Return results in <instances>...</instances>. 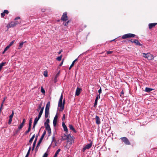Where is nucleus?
Here are the masks:
<instances>
[{
    "label": "nucleus",
    "instance_id": "nucleus-1",
    "mask_svg": "<svg viewBox=\"0 0 157 157\" xmlns=\"http://www.w3.org/2000/svg\"><path fill=\"white\" fill-rule=\"evenodd\" d=\"M63 93H62L59 99L58 104V107H60V109H59V111H62L63 110L64 108V105L65 104V99H64L62 103V100L63 98Z\"/></svg>",
    "mask_w": 157,
    "mask_h": 157
},
{
    "label": "nucleus",
    "instance_id": "nucleus-2",
    "mask_svg": "<svg viewBox=\"0 0 157 157\" xmlns=\"http://www.w3.org/2000/svg\"><path fill=\"white\" fill-rule=\"evenodd\" d=\"M142 54L143 55V57L149 60H152L153 59L154 57L153 55L149 53H148L147 54L143 53Z\"/></svg>",
    "mask_w": 157,
    "mask_h": 157
},
{
    "label": "nucleus",
    "instance_id": "nucleus-3",
    "mask_svg": "<svg viewBox=\"0 0 157 157\" xmlns=\"http://www.w3.org/2000/svg\"><path fill=\"white\" fill-rule=\"evenodd\" d=\"M135 35L132 33H128L123 35L122 36L123 39H125L127 38H130L131 37H134Z\"/></svg>",
    "mask_w": 157,
    "mask_h": 157
},
{
    "label": "nucleus",
    "instance_id": "nucleus-4",
    "mask_svg": "<svg viewBox=\"0 0 157 157\" xmlns=\"http://www.w3.org/2000/svg\"><path fill=\"white\" fill-rule=\"evenodd\" d=\"M68 20V17L67 16V13L65 12L61 18V20L63 21H66Z\"/></svg>",
    "mask_w": 157,
    "mask_h": 157
},
{
    "label": "nucleus",
    "instance_id": "nucleus-5",
    "mask_svg": "<svg viewBox=\"0 0 157 157\" xmlns=\"http://www.w3.org/2000/svg\"><path fill=\"white\" fill-rule=\"evenodd\" d=\"M46 134V131L45 130H44L43 133L42 135L40 138L39 140L38 141V143L37 145V147H38L40 145L41 143V142L42 141L43 138H44L45 135Z\"/></svg>",
    "mask_w": 157,
    "mask_h": 157
},
{
    "label": "nucleus",
    "instance_id": "nucleus-6",
    "mask_svg": "<svg viewBox=\"0 0 157 157\" xmlns=\"http://www.w3.org/2000/svg\"><path fill=\"white\" fill-rule=\"evenodd\" d=\"M122 140L126 144L130 145V143L128 140L125 137H124L121 138Z\"/></svg>",
    "mask_w": 157,
    "mask_h": 157
},
{
    "label": "nucleus",
    "instance_id": "nucleus-7",
    "mask_svg": "<svg viewBox=\"0 0 157 157\" xmlns=\"http://www.w3.org/2000/svg\"><path fill=\"white\" fill-rule=\"evenodd\" d=\"M92 144V143H90V144L86 145L82 149V151L84 152L86 149L90 148L91 147Z\"/></svg>",
    "mask_w": 157,
    "mask_h": 157
},
{
    "label": "nucleus",
    "instance_id": "nucleus-8",
    "mask_svg": "<svg viewBox=\"0 0 157 157\" xmlns=\"http://www.w3.org/2000/svg\"><path fill=\"white\" fill-rule=\"evenodd\" d=\"M15 26V25L13 23V21H12L11 22L9 23L6 26V27L8 28L7 30H8L9 28L14 27Z\"/></svg>",
    "mask_w": 157,
    "mask_h": 157
},
{
    "label": "nucleus",
    "instance_id": "nucleus-9",
    "mask_svg": "<svg viewBox=\"0 0 157 157\" xmlns=\"http://www.w3.org/2000/svg\"><path fill=\"white\" fill-rule=\"evenodd\" d=\"M100 98V94H98L96 97V99H95L94 103V107H96L97 104L98 103V99H99Z\"/></svg>",
    "mask_w": 157,
    "mask_h": 157
},
{
    "label": "nucleus",
    "instance_id": "nucleus-10",
    "mask_svg": "<svg viewBox=\"0 0 157 157\" xmlns=\"http://www.w3.org/2000/svg\"><path fill=\"white\" fill-rule=\"evenodd\" d=\"M67 142L69 143L70 144H72L74 141L73 136H72V137L67 138Z\"/></svg>",
    "mask_w": 157,
    "mask_h": 157
},
{
    "label": "nucleus",
    "instance_id": "nucleus-11",
    "mask_svg": "<svg viewBox=\"0 0 157 157\" xmlns=\"http://www.w3.org/2000/svg\"><path fill=\"white\" fill-rule=\"evenodd\" d=\"M96 123L97 124L99 125L101 123L100 118L98 116H96L95 117Z\"/></svg>",
    "mask_w": 157,
    "mask_h": 157
},
{
    "label": "nucleus",
    "instance_id": "nucleus-12",
    "mask_svg": "<svg viewBox=\"0 0 157 157\" xmlns=\"http://www.w3.org/2000/svg\"><path fill=\"white\" fill-rule=\"evenodd\" d=\"M49 121L50 120L49 119H47L46 120V121L44 123V125L45 128L50 127L49 124Z\"/></svg>",
    "mask_w": 157,
    "mask_h": 157
},
{
    "label": "nucleus",
    "instance_id": "nucleus-13",
    "mask_svg": "<svg viewBox=\"0 0 157 157\" xmlns=\"http://www.w3.org/2000/svg\"><path fill=\"white\" fill-rule=\"evenodd\" d=\"M81 89L80 88L77 87L75 92V95L78 96L80 94Z\"/></svg>",
    "mask_w": 157,
    "mask_h": 157
},
{
    "label": "nucleus",
    "instance_id": "nucleus-14",
    "mask_svg": "<svg viewBox=\"0 0 157 157\" xmlns=\"http://www.w3.org/2000/svg\"><path fill=\"white\" fill-rule=\"evenodd\" d=\"M157 24V23H155L149 24L148 25L149 29H151L152 28L155 27Z\"/></svg>",
    "mask_w": 157,
    "mask_h": 157
},
{
    "label": "nucleus",
    "instance_id": "nucleus-15",
    "mask_svg": "<svg viewBox=\"0 0 157 157\" xmlns=\"http://www.w3.org/2000/svg\"><path fill=\"white\" fill-rule=\"evenodd\" d=\"M62 126L64 130L66 132H68V130L67 127L66 125L64 122H62Z\"/></svg>",
    "mask_w": 157,
    "mask_h": 157
},
{
    "label": "nucleus",
    "instance_id": "nucleus-16",
    "mask_svg": "<svg viewBox=\"0 0 157 157\" xmlns=\"http://www.w3.org/2000/svg\"><path fill=\"white\" fill-rule=\"evenodd\" d=\"M134 43L136 45L140 46H142V45L141 44L139 41L136 39L134 40Z\"/></svg>",
    "mask_w": 157,
    "mask_h": 157
},
{
    "label": "nucleus",
    "instance_id": "nucleus-17",
    "mask_svg": "<svg viewBox=\"0 0 157 157\" xmlns=\"http://www.w3.org/2000/svg\"><path fill=\"white\" fill-rule=\"evenodd\" d=\"M45 129L48 131V133L49 134V136H50L51 134V130L50 126L45 127Z\"/></svg>",
    "mask_w": 157,
    "mask_h": 157
},
{
    "label": "nucleus",
    "instance_id": "nucleus-18",
    "mask_svg": "<svg viewBox=\"0 0 157 157\" xmlns=\"http://www.w3.org/2000/svg\"><path fill=\"white\" fill-rule=\"evenodd\" d=\"M26 42V41L25 42H22L19 43V46L18 49H20L23 47L24 43Z\"/></svg>",
    "mask_w": 157,
    "mask_h": 157
},
{
    "label": "nucleus",
    "instance_id": "nucleus-19",
    "mask_svg": "<svg viewBox=\"0 0 157 157\" xmlns=\"http://www.w3.org/2000/svg\"><path fill=\"white\" fill-rule=\"evenodd\" d=\"M154 89H153L148 88V87H146L145 89V90L144 91L145 92H150L151 91L153 90Z\"/></svg>",
    "mask_w": 157,
    "mask_h": 157
},
{
    "label": "nucleus",
    "instance_id": "nucleus-20",
    "mask_svg": "<svg viewBox=\"0 0 157 157\" xmlns=\"http://www.w3.org/2000/svg\"><path fill=\"white\" fill-rule=\"evenodd\" d=\"M69 128L70 129L72 130L74 132L76 133V131L73 127V125L71 124H70L69 125Z\"/></svg>",
    "mask_w": 157,
    "mask_h": 157
},
{
    "label": "nucleus",
    "instance_id": "nucleus-21",
    "mask_svg": "<svg viewBox=\"0 0 157 157\" xmlns=\"http://www.w3.org/2000/svg\"><path fill=\"white\" fill-rule=\"evenodd\" d=\"M49 114V110H45V117L46 118H47Z\"/></svg>",
    "mask_w": 157,
    "mask_h": 157
},
{
    "label": "nucleus",
    "instance_id": "nucleus-22",
    "mask_svg": "<svg viewBox=\"0 0 157 157\" xmlns=\"http://www.w3.org/2000/svg\"><path fill=\"white\" fill-rule=\"evenodd\" d=\"M50 105V103L49 101L48 102L45 107V110H49Z\"/></svg>",
    "mask_w": 157,
    "mask_h": 157
},
{
    "label": "nucleus",
    "instance_id": "nucleus-23",
    "mask_svg": "<svg viewBox=\"0 0 157 157\" xmlns=\"http://www.w3.org/2000/svg\"><path fill=\"white\" fill-rule=\"evenodd\" d=\"M6 63V62H3L0 63V71L2 68V67Z\"/></svg>",
    "mask_w": 157,
    "mask_h": 157
},
{
    "label": "nucleus",
    "instance_id": "nucleus-24",
    "mask_svg": "<svg viewBox=\"0 0 157 157\" xmlns=\"http://www.w3.org/2000/svg\"><path fill=\"white\" fill-rule=\"evenodd\" d=\"M78 60V58L76 59H75L72 63L71 64V65L69 67V69L70 70L71 68L74 66L75 63Z\"/></svg>",
    "mask_w": 157,
    "mask_h": 157
},
{
    "label": "nucleus",
    "instance_id": "nucleus-25",
    "mask_svg": "<svg viewBox=\"0 0 157 157\" xmlns=\"http://www.w3.org/2000/svg\"><path fill=\"white\" fill-rule=\"evenodd\" d=\"M62 137L63 140L67 139L68 138V136H67V135L65 134H64L62 136Z\"/></svg>",
    "mask_w": 157,
    "mask_h": 157
},
{
    "label": "nucleus",
    "instance_id": "nucleus-26",
    "mask_svg": "<svg viewBox=\"0 0 157 157\" xmlns=\"http://www.w3.org/2000/svg\"><path fill=\"white\" fill-rule=\"evenodd\" d=\"M32 123V118L30 119L29 124V128H31Z\"/></svg>",
    "mask_w": 157,
    "mask_h": 157
},
{
    "label": "nucleus",
    "instance_id": "nucleus-27",
    "mask_svg": "<svg viewBox=\"0 0 157 157\" xmlns=\"http://www.w3.org/2000/svg\"><path fill=\"white\" fill-rule=\"evenodd\" d=\"M71 21V20H68L67 21V22H65V23H63V24L64 25L66 26L67 25H68V23L69 22H70Z\"/></svg>",
    "mask_w": 157,
    "mask_h": 157
},
{
    "label": "nucleus",
    "instance_id": "nucleus-28",
    "mask_svg": "<svg viewBox=\"0 0 157 157\" xmlns=\"http://www.w3.org/2000/svg\"><path fill=\"white\" fill-rule=\"evenodd\" d=\"M14 114V111L12 110V114L9 116V118L12 119V118L13 117Z\"/></svg>",
    "mask_w": 157,
    "mask_h": 157
},
{
    "label": "nucleus",
    "instance_id": "nucleus-29",
    "mask_svg": "<svg viewBox=\"0 0 157 157\" xmlns=\"http://www.w3.org/2000/svg\"><path fill=\"white\" fill-rule=\"evenodd\" d=\"M37 137H38V136H36L35 140L33 142V144L34 145H36V141H37Z\"/></svg>",
    "mask_w": 157,
    "mask_h": 157
},
{
    "label": "nucleus",
    "instance_id": "nucleus-30",
    "mask_svg": "<svg viewBox=\"0 0 157 157\" xmlns=\"http://www.w3.org/2000/svg\"><path fill=\"white\" fill-rule=\"evenodd\" d=\"M39 120V119H37V118L36 117L34 120V121L33 124H36Z\"/></svg>",
    "mask_w": 157,
    "mask_h": 157
},
{
    "label": "nucleus",
    "instance_id": "nucleus-31",
    "mask_svg": "<svg viewBox=\"0 0 157 157\" xmlns=\"http://www.w3.org/2000/svg\"><path fill=\"white\" fill-rule=\"evenodd\" d=\"M60 149H58L57 150V151H56V152L55 153V155L57 156L59 154V153L60 152Z\"/></svg>",
    "mask_w": 157,
    "mask_h": 157
},
{
    "label": "nucleus",
    "instance_id": "nucleus-32",
    "mask_svg": "<svg viewBox=\"0 0 157 157\" xmlns=\"http://www.w3.org/2000/svg\"><path fill=\"white\" fill-rule=\"evenodd\" d=\"M62 57V55H61L60 56H59L56 59L59 61H60L61 60Z\"/></svg>",
    "mask_w": 157,
    "mask_h": 157
},
{
    "label": "nucleus",
    "instance_id": "nucleus-33",
    "mask_svg": "<svg viewBox=\"0 0 157 157\" xmlns=\"http://www.w3.org/2000/svg\"><path fill=\"white\" fill-rule=\"evenodd\" d=\"M57 123V120H53V126L54 127H55Z\"/></svg>",
    "mask_w": 157,
    "mask_h": 157
},
{
    "label": "nucleus",
    "instance_id": "nucleus-34",
    "mask_svg": "<svg viewBox=\"0 0 157 157\" xmlns=\"http://www.w3.org/2000/svg\"><path fill=\"white\" fill-rule=\"evenodd\" d=\"M10 47L9 45L7 46L4 49L3 53L6 51Z\"/></svg>",
    "mask_w": 157,
    "mask_h": 157
},
{
    "label": "nucleus",
    "instance_id": "nucleus-35",
    "mask_svg": "<svg viewBox=\"0 0 157 157\" xmlns=\"http://www.w3.org/2000/svg\"><path fill=\"white\" fill-rule=\"evenodd\" d=\"M41 91L42 93L44 94L45 92V91L44 89L43 88V87H41Z\"/></svg>",
    "mask_w": 157,
    "mask_h": 157
},
{
    "label": "nucleus",
    "instance_id": "nucleus-36",
    "mask_svg": "<svg viewBox=\"0 0 157 157\" xmlns=\"http://www.w3.org/2000/svg\"><path fill=\"white\" fill-rule=\"evenodd\" d=\"M41 106H42V104H40L39 105L38 107L37 108V111H39V110L40 109H41V108H42Z\"/></svg>",
    "mask_w": 157,
    "mask_h": 157
},
{
    "label": "nucleus",
    "instance_id": "nucleus-37",
    "mask_svg": "<svg viewBox=\"0 0 157 157\" xmlns=\"http://www.w3.org/2000/svg\"><path fill=\"white\" fill-rule=\"evenodd\" d=\"M44 106L42 107L41 108V109H40V112H39L40 113L42 114L43 111V110H44Z\"/></svg>",
    "mask_w": 157,
    "mask_h": 157
},
{
    "label": "nucleus",
    "instance_id": "nucleus-38",
    "mask_svg": "<svg viewBox=\"0 0 157 157\" xmlns=\"http://www.w3.org/2000/svg\"><path fill=\"white\" fill-rule=\"evenodd\" d=\"M42 114L41 113H39V114H38V117H36V118H37V119H38L39 120V119L40 118V117H41Z\"/></svg>",
    "mask_w": 157,
    "mask_h": 157
},
{
    "label": "nucleus",
    "instance_id": "nucleus-39",
    "mask_svg": "<svg viewBox=\"0 0 157 157\" xmlns=\"http://www.w3.org/2000/svg\"><path fill=\"white\" fill-rule=\"evenodd\" d=\"M42 114L41 113H39V114H38V117H36V118H37V119H38L39 120V119L40 118V117H41Z\"/></svg>",
    "mask_w": 157,
    "mask_h": 157
},
{
    "label": "nucleus",
    "instance_id": "nucleus-40",
    "mask_svg": "<svg viewBox=\"0 0 157 157\" xmlns=\"http://www.w3.org/2000/svg\"><path fill=\"white\" fill-rule=\"evenodd\" d=\"M42 114L41 113H39V114H38V117H36V118H37V119H38L39 120V119L40 118V117H41Z\"/></svg>",
    "mask_w": 157,
    "mask_h": 157
},
{
    "label": "nucleus",
    "instance_id": "nucleus-41",
    "mask_svg": "<svg viewBox=\"0 0 157 157\" xmlns=\"http://www.w3.org/2000/svg\"><path fill=\"white\" fill-rule=\"evenodd\" d=\"M42 114L41 113H39V114H38V117H36V118H37V119H38L39 120V119L40 118V117H41Z\"/></svg>",
    "mask_w": 157,
    "mask_h": 157
},
{
    "label": "nucleus",
    "instance_id": "nucleus-42",
    "mask_svg": "<svg viewBox=\"0 0 157 157\" xmlns=\"http://www.w3.org/2000/svg\"><path fill=\"white\" fill-rule=\"evenodd\" d=\"M44 75L45 77H46L48 76V73L47 71H44Z\"/></svg>",
    "mask_w": 157,
    "mask_h": 157
},
{
    "label": "nucleus",
    "instance_id": "nucleus-43",
    "mask_svg": "<svg viewBox=\"0 0 157 157\" xmlns=\"http://www.w3.org/2000/svg\"><path fill=\"white\" fill-rule=\"evenodd\" d=\"M14 42V40L12 41L8 45L10 47L13 45Z\"/></svg>",
    "mask_w": 157,
    "mask_h": 157
},
{
    "label": "nucleus",
    "instance_id": "nucleus-44",
    "mask_svg": "<svg viewBox=\"0 0 157 157\" xmlns=\"http://www.w3.org/2000/svg\"><path fill=\"white\" fill-rule=\"evenodd\" d=\"M23 126L22 125V124H20V125L19 126L18 128L19 130L21 129L22 127H23Z\"/></svg>",
    "mask_w": 157,
    "mask_h": 157
},
{
    "label": "nucleus",
    "instance_id": "nucleus-45",
    "mask_svg": "<svg viewBox=\"0 0 157 157\" xmlns=\"http://www.w3.org/2000/svg\"><path fill=\"white\" fill-rule=\"evenodd\" d=\"M13 23L16 26V25H17V24H19V22L17 21H13Z\"/></svg>",
    "mask_w": 157,
    "mask_h": 157
},
{
    "label": "nucleus",
    "instance_id": "nucleus-46",
    "mask_svg": "<svg viewBox=\"0 0 157 157\" xmlns=\"http://www.w3.org/2000/svg\"><path fill=\"white\" fill-rule=\"evenodd\" d=\"M99 94H100H100L101 92V87H100V89L98 91Z\"/></svg>",
    "mask_w": 157,
    "mask_h": 157
},
{
    "label": "nucleus",
    "instance_id": "nucleus-47",
    "mask_svg": "<svg viewBox=\"0 0 157 157\" xmlns=\"http://www.w3.org/2000/svg\"><path fill=\"white\" fill-rule=\"evenodd\" d=\"M5 14H8L9 13V11L8 10H5L3 12Z\"/></svg>",
    "mask_w": 157,
    "mask_h": 157
},
{
    "label": "nucleus",
    "instance_id": "nucleus-48",
    "mask_svg": "<svg viewBox=\"0 0 157 157\" xmlns=\"http://www.w3.org/2000/svg\"><path fill=\"white\" fill-rule=\"evenodd\" d=\"M48 155V154L47 152H45L44 154V155L42 157H47Z\"/></svg>",
    "mask_w": 157,
    "mask_h": 157
},
{
    "label": "nucleus",
    "instance_id": "nucleus-49",
    "mask_svg": "<svg viewBox=\"0 0 157 157\" xmlns=\"http://www.w3.org/2000/svg\"><path fill=\"white\" fill-rule=\"evenodd\" d=\"M31 149V147H30L26 154H28V155H29V154L30 152Z\"/></svg>",
    "mask_w": 157,
    "mask_h": 157
},
{
    "label": "nucleus",
    "instance_id": "nucleus-50",
    "mask_svg": "<svg viewBox=\"0 0 157 157\" xmlns=\"http://www.w3.org/2000/svg\"><path fill=\"white\" fill-rule=\"evenodd\" d=\"M65 114H63V117H62V121H63L65 120Z\"/></svg>",
    "mask_w": 157,
    "mask_h": 157
},
{
    "label": "nucleus",
    "instance_id": "nucleus-51",
    "mask_svg": "<svg viewBox=\"0 0 157 157\" xmlns=\"http://www.w3.org/2000/svg\"><path fill=\"white\" fill-rule=\"evenodd\" d=\"M12 121V119L9 118V120L8 121V124H11Z\"/></svg>",
    "mask_w": 157,
    "mask_h": 157
},
{
    "label": "nucleus",
    "instance_id": "nucleus-52",
    "mask_svg": "<svg viewBox=\"0 0 157 157\" xmlns=\"http://www.w3.org/2000/svg\"><path fill=\"white\" fill-rule=\"evenodd\" d=\"M31 128H28V130H27L25 132H26L27 133H28L30 131Z\"/></svg>",
    "mask_w": 157,
    "mask_h": 157
},
{
    "label": "nucleus",
    "instance_id": "nucleus-53",
    "mask_svg": "<svg viewBox=\"0 0 157 157\" xmlns=\"http://www.w3.org/2000/svg\"><path fill=\"white\" fill-rule=\"evenodd\" d=\"M113 51H108L107 52V54H111V53H113Z\"/></svg>",
    "mask_w": 157,
    "mask_h": 157
},
{
    "label": "nucleus",
    "instance_id": "nucleus-54",
    "mask_svg": "<svg viewBox=\"0 0 157 157\" xmlns=\"http://www.w3.org/2000/svg\"><path fill=\"white\" fill-rule=\"evenodd\" d=\"M57 113H56V115L55 116V117L54 118L53 120H57Z\"/></svg>",
    "mask_w": 157,
    "mask_h": 157
},
{
    "label": "nucleus",
    "instance_id": "nucleus-55",
    "mask_svg": "<svg viewBox=\"0 0 157 157\" xmlns=\"http://www.w3.org/2000/svg\"><path fill=\"white\" fill-rule=\"evenodd\" d=\"M1 16L2 17H3L5 16V13L4 12L2 13H1Z\"/></svg>",
    "mask_w": 157,
    "mask_h": 157
},
{
    "label": "nucleus",
    "instance_id": "nucleus-56",
    "mask_svg": "<svg viewBox=\"0 0 157 157\" xmlns=\"http://www.w3.org/2000/svg\"><path fill=\"white\" fill-rule=\"evenodd\" d=\"M33 140V139L31 138L29 140V143H32Z\"/></svg>",
    "mask_w": 157,
    "mask_h": 157
},
{
    "label": "nucleus",
    "instance_id": "nucleus-57",
    "mask_svg": "<svg viewBox=\"0 0 157 157\" xmlns=\"http://www.w3.org/2000/svg\"><path fill=\"white\" fill-rule=\"evenodd\" d=\"M20 19V18L19 17H17L15 18V19H14V20H16L18 19Z\"/></svg>",
    "mask_w": 157,
    "mask_h": 157
},
{
    "label": "nucleus",
    "instance_id": "nucleus-58",
    "mask_svg": "<svg viewBox=\"0 0 157 157\" xmlns=\"http://www.w3.org/2000/svg\"><path fill=\"white\" fill-rule=\"evenodd\" d=\"M124 94V92L123 90H122V91L121 92V94L120 95V96H121L122 95Z\"/></svg>",
    "mask_w": 157,
    "mask_h": 157
},
{
    "label": "nucleus",
    "instance_id": "nucleus-59",
    "mask_svg": "<svg viewBox=\"0 0 157 157\" xmlns=\"http://www.w3.org/2000/svg\"><path fill=\"white\" fill-rule=\"evenodd\" d=\"M54 82H55V83L56 82H57V78L55 77V78H54Z\"/></svg>",
    "mask_w": 157,
    "mask_h": 157
},
{
    "label": "nucleus",
    "instance_id": "nucleus-60",
    "mask_svg": "<svg viewBox=\"0 0 157 157\" xmlns=\"http://www.w3.org/2000/svg\"><path fill=\"white\" fill-rule=\"evenodd\" d=\"M67 136H68V138H70V137H72V136H71V135L70 134H69L68 135H67Z\"/></svg>",
    "mask_w": 157,
    "mask_h": 157
},
{
    "label": "nucleus",
    "instance_id": "nucleus-61",
    "mask_svg": "<svg viewBox=\"0 0 157 157\" xmlns=\"http://www.w3.org/2000/svg\"><path fill=\"white\" fill-rule=\"evenodd\" d=\"M63 60L60 63V64L59 65V66H61L62 65V64H63Z\"/></svg>",
    "mask_w": 157,
    "mask_h": 157
},
{
    "label": "nucleus",
    "instance_id": "nucleus-62",
    "mask_svg": "<svg viewBox=\"0 0 157 157\" xmlns=\"http://www.w3.org/2000/svg\"><path fill=\"white\" fill-rule=\"evenodd\" d=\"M55 140V135H54L52 137V141H54Z\"/></svg>",
    "mask_w": 157,
    "mask_h": 157
},
{
    "label": "nucleus",
    "instance_id": "nucleus-63",
    "mask_svg": "<svg viewBox=\"0 0 157 157\" xmlns=\"http://www.w3.org/2000/svg\"><path fill=\"white\" fill-rule=\"evenodd\" d=\"M59 73L57 74L56 75V76H55V78H57L59 76Z\"/></svg>",
    "mask_w": 157,
    "mask_h": 157
},
{
    "label": "nucleus",
    "instance_id": "nucleus-64",
    "mask_svg": "<svg viewBox=\"0 0 157 157\" xmlns=\"http://www.w3.org/2000/svg\"><path fill=\"white\" fill-rule=\"evenodd\" d=\"M6 97H5V98H4L3 99V101H2V103H4V102H5V100H6Z\"/></svg>",
    "mask_w": 157,
    "mask_h": 157
}]
</instances>
